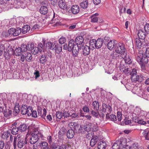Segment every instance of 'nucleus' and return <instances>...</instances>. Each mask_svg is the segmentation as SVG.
Listing matches in <instances>:
<instances>
[{
    "label": "nucleus",
    "mask_w": 149,
    "mask_h": 149,
    "mask_svg": "<svg viewBox=\"0 0 149 149\" xmlns=\"http://www.w3.org/2000/svg\"><path fill=\"white\" fill-rule=\"evenodd\" d=\"M84 39L82 36H79L76 37L75 41L73 39L70 40L68 45L65 44L63 46V49L68 51H72L73 56L75 57L78 56L79 53L80 46L78 45L82 46L84 44Z\"/></svg>",
    "instance_id": "1"
},
{
    "label": "nucleus",
    "mask_w": 149,
    "mask_h": 149,
    "mask_svg": "<svg viewBox=\"0 0 149 149\" xmlns=\"http://www.w3.org/2000/svg\"><path fill=\"white\" fill-rule=\"evenodd\" d=\"M26 142L24 139L20 136L19 135H18L16 136H15L13 141V146L14 149L16 148L17 146L20 149L23 148Z\"/></svg>",
    "instance_id": "2"
},
{
    "label": "nucleus",
    "mask_w": 149,
    "mask_h": 149,
    "mask_svg": "<svg viewBox=\"0 0 149 149\" xmlns=\"http://www.w3.org/2000/svg\"><path fill=\"white\" fill-rule=\"evenodd\" d=\"M125 138L122 137L118 140H117L112 146V149H120L122 147H123L126 144Z\"/></svg>",
    "instance_id": "3"
},
{
    "label": "nucleus",
    "mask_w": 149,
    "mask_h": 149,
    "mask_svg": "<svg viewBox=\"0 0 149 149\" xmlns=\"http://www.w3.org/2000/svg\"><path fill=\"white\" fill-rule=\"evenodd\" d=\"M42 134L38 131L33 133L29 139L30 143L31 144H34L38 141L40 137L42 138Z\"/></svg>",
    "instance_id": "4"
},
{
    "label": "nucleus",
    "mask_w": 149,
    "mask_h": 149,
    "mask_svg": "<svg viewBox=\"0 0 149 149\" xmlns=\"http://www.w3.org/2000/svg\"><path fill=\"white\" fill-rule=\"evenodd\" d=\"M136 60L139 63L147 64L149 60V57L146 56L143 54H141L137 56Z\"/></svg>",
    "instance_id": "5"
},
{
    "label": "nucleus",
    "mask_w": 149,
    "mask_h": 149,
    "mask_svg": "<svg viewBox=\"0 0 149 149\" xmlns=\"http://www.w3.org/2000/svg\"><path fill=\"white\" fill-rule=\"evenodd\" d=\"M130 74L131 76V78L132 81L136 82L139 81V75L137 73V70L136 69H133L130 73Z\"/></svg>",
    "instance_id": "6"
},
{
    "label": "nucleus",
    "mask_w": 149,
    "mask_h": 149,
    "mask_svg": "<svg viewBox=\"0 0 149 149\" xmlns=\"http://www.w3.org/2000/svg\"><path fill=\"white\" fill-rule=\"evenodd\" d=\"M122 54H120L114 50L110 54L109 56L110 58L112 60L118 61L119 59L123 58H122Z\"/></svg>",
    "instance_id": "7"
},
{
    "label": "nucleus",
    "mask_w": 149,
    "mask_h": 149,
    "mask_svg": "<svg viewBox=\"0 0 149 149\" xmlns=\"http://www.w3.org/2000/svg\"><path fill=\"white\" fill-rule=\"evenodd\" d=\"M79 49H82V54L84 56H87L90 53V50L91 49L89 46L87 45H80Z\"/></svg>",
    "instance_id": "8"
},
{
    "label": "nucleus",
    "mask_w": 149,
    "mask_h": 149,
    "mask_svg": "<svg viewBox=\"0 0 149 149\" xmlns=\"http://www.w3.org/2000/svg\"><path fill=\"white\" fill-rule=\"evenodd\" d=\"M116 47L120 48L122 49V50L123 51V53L122 54V56L123 58H125L127 55L126 49L125 47V44L123 43L120 42L118 44H117Z\"/></svg>",
    "instance_id": "9"
},
{
    "label": "nucleus",
    "mask_w": 149,
    "mask_h": 149,
    "mask_svg": "<svg viewBox=\"0 0 149 149\" xmlns=\"http://www.w3.org/2000/svg\"><path fill=\"white\" fill-rule=\"evenodd\" d=\"M112 110V107L109 104L103 103L102 104V109L100 110V111L106 112L107 111L108 113H111Z\"/></svg>",
    "instance_id": "10"
},
{
    "label": "nucleus",
    "mask_w": 149,
    "mask_h": 149,
    "mask_svg": "<svg viewBox=\"0 0 149 149\" xmlns=\"http://www.w3.org/2000/svg\"><path fill=\"white\" fill-rule=\"evenodd\" d=\"M147 34L145 31H144L143 29H141L138 31L137 35L139 39L144 40Z\"/></svg>",
    "instance_id": "11"
},
{
    "label": "nucleus",
    "mask_w": 149,
    "mask_h": 149,
    "mask_svg": "<svg viewBox=\"0 0 149 149\" xmlns=\"http://www.w3.org/2000/svg\"><path fill=\"white\" fill-rule=\"evenodd\" d=\"M116 44V40H110L108 43L107 47L109 50H111L114 47L115 48Z\"/></svg>",
    "instance_id": "12"
},
{
    "label": "nucleus",
    "mask_w": 149,
    "mask_h": 149,
    "mask_svg": "<svg viewBox=\"0 0 149 149\" xmlns=\"http://www.w3.org/2000/svg\"><path fill=\"white\" fill-rule=\"evenodd\" d=\"M88 131L91 130H92L93 131H96L98 130L97 126H95L94 124L92 123H88L86 125Z\"/></svg>",
    "instance_id": "13"
},
{
    "label": "nucleus",
    "mask_w": 149,
    "mask_h": 149,
    "mask_svg": "<svg viewBox=\"0 0 149 149\" xmlns=\"http://www.w3.org/2000/svg\"><path fill=\"white\" fill-rule=\"evenodd\" d=\"M31 46L30 47V50L31 51L33 54L35 55L40 52L39 48L36 46L33 43H31Z\"/></svg>",
    "instance_id": "14"
},
{
    "label": "nucleus",
    "mask_w": 149,
    "mask_h": 149,
    "mask_svg": "<svg viewBox=\"0 0 149 149\" xmlns=\"http://www.w3.org/2000/svg\"><path fill=\"white\" fill-rule=\"evenodd\" d=\"M80 8L77 5H74L71 8V12L74 15L78 14L79 12Z\"/></svg>",
    "instance_id": "15"
},
{
    "label": "nucleus",
    "mask_w": 149,
    "mask_h": 149,
    "mask_svg": "<svg viewBox=\"0 0 149 149\" xmlns=\"http://www.w3.org/2000/svg\"><path fill=\"white\" fill-rule=\"evenodd\" d=\"M31 43L22 44L21 47V49L23 52H26L27 50H30Z\"/></svg>",
    "instance_id": "16"
},
{
    "label": "nucleus",
    "mask_w": 149,
    "mask_h": 149,
    "mask_svg": "<svg viewBox=\"0 0 149 149\" xmlns=\"http://www.w3.org/2000/svg\"><path fill=\"white\" fill-rule=\"evenodd\" d=\"M12 111L11 110L6 109L4 110L3 114L4 116L8 118H9L11 116Z\"/></svg>",
    "instance_id": "17"
},
{
    "label": "nucleus",
    "mask_w": 149,
    "mask_h": 149,
    "mask_svg": "<svg viewBox=\"0 0 149 149\" xmlns=\"http://www.w3.org/2000/svg\"><path fill=\"white\" fill-rule=\"evenodd\" d=\"M18 127L19 130V132L22 133L26 131L27 129L28 128L26 124L24 123L20 125Z\"/></svg>",
    "instance_id": "18"
},
{
    "label": "nucleus",
    "mask_w": 149,
    "mask_h": 149,
    "mask_svg": "<svg viewBox=\"0 0 149 149\" xmlns=\"http://www.w3.org/2000/svg\"><path fill=\"white\" fill-rule=\"evenodd\" d=\"M107 143L105 141H102L99 142L97 146L98 149H105Z\"/></svg>",
    "instance_id": "19"
},
{
    "label": "nucleus",
    "mask_w": 149,
    "mask_h": 149,
    "mask_svg": "<svg viewBox=\"0 0 149 149\" xmlns=\"http://www.w3.org/2000/svg\"><path fill=\"white\" fill-rule=\"evenodd\" d=\"M58 4L60 8L62 9L65 10L67 8L65 1L63 0H59Z\"/></svg>",
    "instance_id": "20"
},
{
    "label": "nucleus",
    "mask_w": 149,
    "mask_h": 149,
    "mask_svg": "<svg viewBox=\"0 0 149 149\" xmlns=\"http://www.w3.org/2000/svg\"><path fill=\"white\" fill-rule=\"evenodd\" d=\"M142 133V137H144L147 140H149V131L148 129H146L143 130Z\"/></svg>",
    "instance_id": "21"
},
{
    "label": "nucleus",
    "mask_w": 149,
    "mask_h": 149,
    "mask_svg": "<svg viewBox=\"0 0 149 149\" xmlns=\"http://www.w3.org/2000/svg\"><path fill=\"white\" fill-rule=\"evenodd\" d=\"M106 118L107 119H110L111 120L113 121H116L117 120V117L116 115L114 114H111L109 115V114L107 113L106 114Z\"/></svg>",
    "instance_id": "22"
},
{
    "label": "nucleus",
    "mask_w": 149,
    "mask_h": 149,
    "mask_svg": "<svg viewBox=\"0 0 149 149\" xmlns=\"http://www.w3.org/2000/svg\"><path fill=\"white\" fill-rule=\"evenodd\" d=\"M99 140L98 137L95 136L92 138L90 144L91 147L94 146Z\"/></svg>",
    "instance_id": "23"
},
{
    "label": "nucleus",
    "mask_w": 149,
    "mask_h": 149,
    "mask_svg": "<svg viewBox=\"0 0 149 149\" xmlns=\"http://www.w3.org/2000/svg\"><path fill=\"white\" fill-rule=\"evenodd\" d=\"M56 43H53L51 42H48L46 44V47H47L48 48L51 50H54L56 46Z\"/></svg>",
    "instance_id": "24"
},
{
    "label": "nucleus",
    "mask_w": 149,
    "mask_h": 149,
    "mask_svg": "<svg viewBox=\"0 0 149 149\" xmlns=\"http://www.w3.org/2000/svg\"><path fill=\"white\" fill-rule=\"evenodd\" d=\"M103 43V39H98L96 41V48L97 49L100 48L102 47Z\"/></svg>",
    "instance_id": "25"
},
{
    "label": "nucleus",
    "mask_w": 149,
    "mask_h": 149,
    "mask_svg": "<svg viewBox=\"0 0 149 149\" xmlns=\"http://www.w3.org/2000/svg\"><path fill=\"white\" fill-rule=\"evenodd\" d=\"M62 48V46L61 45L56 44L54 50L55 51L56 53L59 54L61 52Z\"/></svg>",
    "instance_id": "26"
},
{
    "label": "nucleus",
    "mask_w": 149,
    "mask_h": 149,
    "mask_svg": "<svg viewBox=\"0 0 149 149\" xmlns=\"http://www.w3.org/2000/svg\"><path fill=\"white\" fill-rule=\"evenodd\" d=\"M89 47L91 50H93L95 47L96 48V40L95 39H92L90 40L89 42Z\"/></svg>",
    "instance_id": "27"
},
{
    "label": "nucleus",
    "mask_w": 149,
    "mask_h": 149,
    "mask_svg": "<svg viewBox=\"0 0 149 149\" xmlns=\"http://www.w3.org/2000/svg\"><path fill=\"white\" fill-rule=\"evenodd\" d=\"M47 8L45 6H41L40 9V11L41 14L45 15L46 14L48 11Z\"/></svg>",
    "instance_id": "28"
},
{
    "label": "nucleus",
    "mask_w": 149,
    "mask_h": 149,
    "mask_svg": "<svg viewBox=\"0 0 149 149\" xmlns=\"http://www.w3.org/2000/svg\"><path fill=\"white\" fill-rule=\"evenodd\" d=\"M74 132L72 129H70L68 130L67 133V137L69 139L72 138L74 135Z\"/></svg>",
    "instance_id": "29"
},
{
    "label": "nucleus",
    "mask_w": 149,
    "mask_h": 149,
    "mask_svg": "<svg viewBox=\"0 0 149 149\" xmlns=\"http://www.w3.org/2000/svg\"><path fill=\"white\" fill-rule=\"evenodd\" d=\"M33 57L31 54L29 52L26 53L25 54V59L26 61L28 62H30L32 61Z\"/></svg>",
    "instance_id": "30"
},
{
    "label": "nucleus",
    "mask_w": 149,
    "mask_h": 149,
    "mask_svg": "<svg viewBox=\"0 0 149 149\" xmlns=\"http://www.w3.org/2000/svg\"><path fill=\"white\" fill-rule=\"evenodd\" d=\"M11 128V132L13 134L16 135L18 134V132H19L18 127L13 126H12Z\"/></svg>",
    "instance_id": "31"
},
{
    "label": "nucleus",
    "mask_w": 149,
    "mask_h": 149,
    "mask_svg": "<svg viewBox=\"0 0 149 149\" xmlns=\"http://www.w3.org/2000/svg\"><path fill=\"white\" fill-rule=\"evenodd\" d=\"M98 15V14L97 13L92 15L90 17L91 19V22L93 23L97 22L98 21V18L96 16Z\"/></svg>",
    "instance_id": "32"
},
{
    "label": "nucleus",
    "mask_w": 149,
    "mask_h": 149,
    "mask_svg": "<svg viewBox=\"0 0 149 149\" xmlns=\"http://www.w3.org/2000/svg\"><path fill=\"white\" fill-rule=\"evenodd\" d=\"M34 78L40 81L42 79V77H41L40 75V73L38 71H37L34 73Z\"/></svg>",
    "instance_id": "33"
},
{
    "label": "nucleus",
    "mask_w": 149,
    "mask_h": 149,
    "mask_svg": "<svg viewBox=\"0 0 149 149\" xmlns=\"http://www.w3.org/2000/svg\"><path fill=\"white\" fill-rule=\"evenodd\" d=\"M30 30V26L29 25H24L21 29V32L23 34L26 33Z\"/></svg>",
    "instance_id": "34"
},
{
    "label": "nucleus",
    "mask_w": 149,
    "mask_h": 149,
    "mask_svg": "<svg viewBox=\"0 0 149 149\" xmlns=\"http://www.w3.org/2000/svg\"><path fill=\"white\" fill-rule=\"evenodd\" d=\"M22 52L23 51L21 49V47H18L15 49L14 51V53L16 56H19L22 54Z\"/></svg>",
    "instance_id": "35"
},
{
    "label": "nucleus",
    "mask_w": 149,
    "mask_h": 149,
    "mask_svg": "<svg viewBox=\"0 0 149 149\" xmlns=\"http://www.w3.org/2000/svg\"><path fill=\"white\" fill-rule=\"evenodd\" d=\"M21 111L22 114L23 115L27 114V106L26 105H23L22 106Z\"/></svg>",
    "instance_id": "36"
},
{
    "label": "nucleus",
    "mask_w": 149,
    "mask_h": 149,
    "mask_svg": "<svg viewBox=\"0 0 149 149\" xmlns=\"http://www.w3.org/2000/svg\"><path fill=\"white\" fill-rule=\"evenodd\" d=\"M92 105L93 107V109L96 110H97L99 108V105L98 102L94 101L92 103Z\"/></svg>",
    "instance_id": "37"
},
{
    "label": "nucleus",
    "mask_w": 149,
    "mask_h": 149,
    "mask_svg": "<svg viewBox=\"0 0 149 149\" xmlns=\"http://www.w3.org/2000/svg\"><path fill=\"white\" fill-rule=\"evenodd\" d=\"M88 4V1L85 0L81 3L80 5L82 8L85 9L87 7Z\"/></svg>",
    "instance_id": "38"
},
{
    "label": "nucleus",
    "mask_w": 149,
    "mask_h": 149,
    "mask_svg": "<svg viewBox=\"0 0 149 149\" xmlns=\"http://www.w3.org/2000/svg\"><path fill=\"white\" fill-rule=\"evenodd\" d=\"M40 63L42 64L45 63L47 61L46 56L45 54H42L40 58Z\"/></svg>",
    "instance_id": "39"
},
{
    "label": "nucleus",
    "mask_w": 149,
    "mask_h": 149,
    "mask_svg": "<svg viewBox=\"0 0 149 149\" xmlns=\"http://www.w3.org/2000/svg\"><path fill=\"white\" fill-rule=\"evenodd\" d=\"M134 122L136 123H137L139 124L142 125H146V121H144L142 119H140L139 118L135 119L134 120Z\"/></svg>",
    "instance_id": "40"
},
{
    "label": "nucleus",
    "mask_w": 149,
    "mask_h": 149,
    "mask_svg": "<svg viewBox=\"0 0 149 149\" xmlns=\"http://www.w3.org/2000/svg\"><path fill=\"white\" fill-rule=\"evenodd\" d=\"M140 147L137 143H135L131 146L130 149H139Z\"/></svg>",
    "instance_id": "41"
},
{
    "label": "nucleus",
    "mask_w": 149,
    "mask_h": 149,
    "mask_svg": "<svg viewBox=\"0 0 149 149\" xmlns=\"http://www.w3.org/2000/svg\"><path fill=\"white\" fill-rule=\"evenodd\" d=\"M139 39V38H136L135 39V44L136 46L138 48H141L142 45V43Z\"/></svg>",
    "instance_id": "42"
},
{
    "label": "nucleus",
    "mask_w": 149,
    "mask_h": 149,
    "mask_svg": "<svg viewBox=\"0 0 149 149\" xmlns=\"http://www.w3.org/2000/svg\"><path fill=\"white\" fill-rule=\"evenodd\" d=\"M14 32H15V36H17L21 33V29L19 27L17 28V29L14 28Z\"/></svg>",
    "instance_id": "43"
},
{
    "label": "nucleus",
    "mask_w": 149,
    "mask_h": 149,
    "mask_svg": "<svg viewBox=\"0 0 149 149\" xmlns=\"http://www.w3.org/2000/svg\"><path fill=\"white\" fill-rule=\"evenodd\" d=\"M40 146L42 148L47 149V148L48 143L45 141L42 142L40 143Z\"/></svg>",
    "instance_id": "44"
},
{
    "label": "nucleus",
    "mask_w": 149,
    "mask_h": 149,
    "mask_svg": "<svg viewBox=\"0 0 149 149\" xmlns=\"http://www.w3.org/2000/svg\"><path fill=\"white\" fill-rule=\"evenodd\" d=\"M80 132L81 133L84 132L85 131H87L88 129H87L86 125H82L80 126V128L79 129Z\"/></svg>",
    "instance_id": "45"
},
{
    "label": "nucleus",
    "mask_w": 149,
    "mask_h": 149,
    "mask_svg": "<svg viewBox=\"0 0 149 149\" xmlns=\"http://www.w3.org/2000/svg\"><path fill=\"white\" fill-rule=\"evenodd\" d=\"M10 133L8 131L4 132L2 135V137L4 139H6L10 136Z\"/></svg>",
    "instance_id": "46"
},
{
    "label": "nucleus",
    "mask_w": 149,
    "mask_h": 149,
    "mask_svg": "<svg viewBox=\"0 0 149 149\" xmlns=\"http://www.w3.org/2000/svg\"><path fill=\"white\" fill-rule=\"evenodd\" d=\"M42 42L43 44L42 43H40L38 45V47L39 48V49L40 52H41L43 50V47L44 46V43H45V41H43Z\"/></svg>",
    "instance_id": "47"
},
{
    "label": "nucleus",
    "mask_w": 149,
    "mask_h": 149,
    "mask_svg": "<svg viewBox=\"0 0 149 149\" xmlns=\"http://www.w3.org/2000/svg\"><path fill=\"white\" fill-rule=\"evenodd\" d=\"M134 89L136 90V94L139 95V96L141 95H142L143 93V92L141 90L140 88H137V87H135L134 88Z\"/></svg>",
    "instance_id": "48"
},
{
    "label": "nucleus",
    "mask_w": 149,
    "mask_h": 149,
    "mask_svg": "<svg viewBox=\"0 0 149 149\" xmlns=\"http://www.w3.org/2000/svg\"><path fill=\"white\" fill-rule=\"evenodd\" d=\"M145 31L147 33H149V24H146L144 27Z\"/></svg>",
    "instance_id": "49"
},
{
    "label": "nucleus",
    "mask_w": 149,
    "mask_h": 149,
    "mask_svg": "<svg viewBox=\"0 0 149 149\" xmlns=\"http://www.w3.org/2000/svg\"><path fill=\"white\" fill-rule=\"evenodd\" d=\"M125 58V61L126 63L130 64L132 63V61L129 56L127 57L126 56L125 58Z\"/></svg>",
    "instance_id": "50"
},
{
    "label": "nucleus",
    "mask_w": 149,
    "mask_h": 149,
    "mask_svg": "<svg viewBox=\"0 0 149 149\" xmlns=\"http://www.w3.org/2000/svg\"><path fill=\"white\" fill-rule=\"evenodd\" d=\"M56 115L57 118L59 119H61L63 117L62 113L60 111L56 112Z\"/></svg>",
    "instance_id": "51"
},
{
    "label": "nucleus",
    "mask_w": 149,
    "mask_h": 149,
    "mask_svg": "<svg viewBox=\"0 0 149 149\" xmlns=\"http://www.w3.org/2000/svg\"><path fill=\"white\" fill-rule=\"evenodd\" d=\"M27 114L28 116L31 115L33 109L32 107L30 106H27Z\"/></svg>",
    "instance_id": "52"
},
{
    "label": "nucleus",
    "mask_w": 149,
    "mask_h": 149,
    "mask_svg": "<svg viewBox=\"0 0 149 149\" xmlns=\"http://www.w3.org/2000/svg\"><path fill=\"white\" fill-rule=\"evenodd\" d=\"M140 65L141 70L142 71H144L146 70V67H147V64L146 63H139Z\"/></svg>",
    "instance_id": "53"
},
{
    "label": "nucleus",
    "mask_w": 149,
    "mask_h": 149,
    "mask_svg": "<svg viewBox=\"0 0 149 149\" xmlns=\"http://www.w3.org/2000/svg\"><path fill=\"white\" fill-rule=\"evenodd\" d=\"M2 35L3 36L8 37L11 36L10 33L9 32V30L7 32H3L2 33Z\"/></svg>",
    "instance_id": "54"
},
{
    "label": "nucleus",
    "mask_w": 149,
    "mask_h": 149,
    "mask_svg": "<svg viewBox=\"0 0 149 149\" xmlns=\"http://www.w3.org/2000/svg\"><path fill=\"white\" fill-rule=\"evenodd\" d=\"M53 149H66V146L64 145L61 146H57L54 147Z\"/></svg>",
    "instance_id": "55"
},
{
    "label": "nucleus",
    "mask_w": 149,
    "mask_h": 149,
    "mask_svg": "<svg viewBox=\"0 0 149 149\" xmlns=\"http://www.w3.org/2000/svg\"><path fill=\"white\" fill-rule=\"evenodd\" d=\"M122 114L121 112L118 111L117 113V117L119 121H121L122 120Z\"/></svg>",
    "instance_id": "56"
},
{
    "label": "nucleus",
    "mask_w": 149,
    "mask_h": 149,
    "mask_svg": "<svg viewBox=\"0 0 149 149\" xmlns=\"http://www.w3.org/2000/svg\"><path fill=\"white\" fill-rule=\"evenodd\" d=\"M66 41V39L65 38L62 37L59 40V42L60 44H64Z\"/></svg>",
    "instance_id": "57"
},
{
    "label": "nucleus",
    "mask_w": 149,
    "mask_h": 149,
    "mask_svg": "<svg viewBox=\"0 0 149 149\" xmlns=\"http://www.w3.org/2000/svg\"><path fill=\"white\" fill-rule=\"evenodd\" d=\"M146 78L144 77L143 75H139V82H141L143 80H145Z\"/></svg>",
    "instance_id": "58"
},
{
    "label": "nucleus",
    "mask_w": 149,
    "mask_h": 149,
    "mask_svg": "<svg viewBox=\"0 0 149 149\" xmlns=\"http://www.w3.org/2000/svg\"><path fill=\"white\" fill-rule=\"evenodd\" d=\"M15 111H13V113L15 115H17V114L19 113V108L18 107H15L14 108Z\"/></svg>",
    "instance_id": "59"
},
{
    "label": "nucleus",
    "mask_w": 149,
    "mask_h": 149,
    "mask_svg": "<svg viewBox=\"0 0 149 149\" xmlns=\"http://www.w3.org/2000/svg\"><path fill=\"white\" fill-rule=\"evenodd\" d=\"M122 49H120V48L117 47H115L114 49V50H115L116 51V52H118L120 54H123V52L122 50Z\"/></svg>",
    "instance_id": "60"
},
{
    "label": "nucleus",
    "mask_w": 149,
    "mask_h": 149,
    "mask_svg": "<svg viewBox=\"0 0 149 149\" xmlns=\"http://www.w3.org/2000/svg\"><path fill=\"white\" fill-rule=\"evenodd\" d=\"M14 30V28H11L9 29V32L10 33L11 36H15Z\"/></svg>",
    "instance_id": "61"
},
{
    "label": "nucleus",
    "mask_w": 149,
    "mask_h": 149,
    "mask_svg": "<svg viewBox=\"0 0 149 149\" xmlns=\"http://www.w3.org/2000/svg\"><path fill=\"white\" fill-rule=\"evenodd\" d=\"M31 115L32 117L34 118H36L37 117V113L36 111H32Z\"/></svg>",
    "instance_id": "62"
},
{
    "label": "nucleus",
    "mask_w": 149,
    "mask_h": 149,
    "mask_svg": "<svg viewBox=\"0 0 149 149\" xmlns=\"http://www.w3.org/2000/svg\"><path fill=\"white\" fill-rule=\"evenodd\" d=\"M91 113L93 116L96 117H97L98 115H99L98 112L95 111H91Z\"/></svg>",
    "instance_id": "63"
},
{
    "label": "nucleus",
    "mask_w": 149,
    "mask_h": 149,
    "mask_svg": "<svg viewBox=\"0 0 149 149\" xmlns=\"http://www.w3.org/2000/svg\"><path fill=\"white\" fill-rule=\"evenodd\" d=\"M144 55L149 57V47H147L145 52Z\"/></svg>",
    "instance_id": "64"
}]
</instances>
